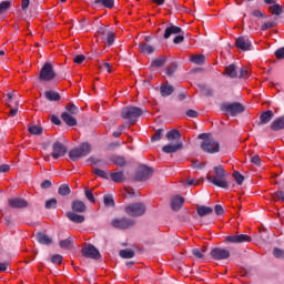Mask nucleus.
<instances>
[{
	"label": "nucleus",
	"mask_w": 284,
	"mask_h": 284,
	"mask_svg": "<svg viewBox=\"0 0 284 284\" xmlns=\"http://www.w3.org/2000/svg\"><path fill=\"white\" fill-rule=\"evenodd\" d=\"M71 210L67 213V219L71 221V223L81 224L85 222V216L81 215L88 211V206L85 202L81 200H73L71 203Z\"/></svg>",
	"instance_id": "obj_1"
},
{
	"label": "nucleus",
	"mask_w": 284,
	"mask_h": 284,
	"mask_svg": "<svg viewBox=\"0 0 284 284\" xmlns=\"http://www.w3.org/2000/svg\"><path fill=\"white\" fill-rule=\"evenodd\" d=\"M213 171L215 174L214 176H206L209 183H213V185H216V187L227 190L230 184H227V173L225 172V169H223V165L214 166Z\"/></svg>",
	"instance_id": "obj_2"
},
{
	"label": "nucleus",
	"mask_w": 284,
	"mask_h": 284,
	"mask_svg": "<svg viewBox=\"0 0 284 284\" xmlns=\"http://www.w3.org/2000/svg\"><path fill=\"white\" fill-rule=\"evenodd\" d=\"M121 116L129 121L130 125H134L136 123V119H139V116H143V109L139 106H125L121 111Z\"/></svg>",
	"instance_id": "obj_3"
},
{
	"label": "nucleus",
	"mask_w": 284,
	"mask_h": 284,
	"mask_svg": "<svg viewBox=\"0 0 284 284\" xmlns=\"http://www.w3.org/2000/svg\"><path fill=\"white\" fill-rule=\"evenodd\" d=\"M92 152V145L90 143L84 142L79 148H74L69 152V159L71 161H79V159H83V156H88Z\"/></svg>",
	"instance_id": "obj_4"
},
{
	"label": "nucleus",
	"mask_w": 284,
	"mask_h": 284,
	"mask_svg": "<svg viewBox=\"0 0 284 284\" xmlns=\"http://www.w3.org/2000/svg\"><path fill=\"white\" fill-rule=\"evenodd\" d=\"M145 204H143L142 202L131 203L124 207L125 214H128V216H132L133 219L143 216V214H145Z\"/></svg>",
	"instance_id": "obj_5"
},
{
	"label": "nucleus",
	"mask_w": 284,
	"mask_h": 284,
	"mask_svg": "<svg viewBox=\"0 0 284 284\" xmlns=\"http://www.w3.org/2000/svg\"><path fill=\"white\" fill-rule=\"evenodd\" d=\"M152 174H154V170L145 164H142L138 168L134 174V181L138 183H143V181L152 179Z\"/></svg>",
	"instance_id": "obj_6"
},
{
	"label": "nucleus",
	"mask_w": 284,
	"mask_h": 284,
	"mask_svg": "<svg viewBox=\"0 0 284 284\" xmlns=\"http://www.w3.org/2000/svg\"><path fill=\"white\" fill-rule=\"evenodd\" d=\"M221 110L232 116H239V114H243V112H245V106H243L241 102L223 103L221 105Z\"/></svg>",
	"instance_id": "obj_7"
},
{
	"label": "nucleus",
	"mask_w": 284,
	"mask_h": 284,
	"mask_svg": "<svg viewBox=\"0 0 284 284\" xmlns=\"http://www.w3.org/2000/svg\"><path fill=\"white\" fill-rule=\"evenodd\" d=\"M55 77L57 73L54 72V67H52V63L45 62L40 70V81H52L55 79Z\"/></svg>",
	"instance_id": "obj_8"
},
{
	"label": "nucleus",
	"mask_w": 284,
	"mask_h": 284,
	"mask_svg": "<svg viewBox=\"0 0 284 284\" xmlns=\"http://www.w3.org/2000/svg\"><path fill=\"white\" fill-rule=\"evenodd\" d=\"M134 220L130 217H121V219H114L111 222L112 227H115V230H129V227H134Z\"/></svg>",
	"instance_id": "obj_9"
},
{
	"label": "nucleus",
	"mask_w": 284,
	"mask_h": 284,
	"mask_svg": "<svg viewBox=\"0 0 284 284\" xmlns=\"http://www.w3.org/2000/svg\"><path fill=\"white\" fill-rule=\"evenodd\" d=\"M81 252L84 258H92L93 261H99V258H101V252H99V248L92 244L84 246Z\"/></svg>",
	"instance_id": "obj_10"
},
{
	"label": "nucleus",
	"mask_w": 284,
	"mask_h": 284,
	"mask_svg": "<svg viewBox=\"0 0 284 284\" xmlns=\"http://www.w3.org/2000/svg\"><path fill=\"white\" fill-rule=\"evenodd\" d=\"M201 150H203V152H207V154H216V152L220 150V145L219 142L214 141L213 139L205 140L201 143Z\"/></svg>",
	"instance_id": "obj_11"
},
{
	"label": "nucleus",
	"mask_w": 284,
	"mask_h": 284,
	"mask_svg": "<svg viewBox=\"0 0 284 284\" xmlns=\"http://www.w3.org/2000/svg\"><path fill=\"white\" fill-rule=\"evenodd\" d=\"M210 255L214 261H226V258H230L231 253H230V250L222 248V247H214L211 250Z\"/></svg>",
	"instance_id": "obj_12"
},
{
	"label": "nucleus",
	"mask_w": 284,
	"mask_h": 284,
	"mask_svg": "<svg viewBox=\"0 0 284 284\" xmlns=\"http://www.w3.org/2000/svg\"><path fill=\"white\" fill-rule=\"evenodd\" d=\"M52 159H61V156H65V153L68 152V146H65L63 143L57 141L52 145Z\"/></svg>",
	"instance_id": "obj_13"
},
{
	"label": "nucleus",
	"mask_w": 284,
	"mask_h": 284,
	"mask_svg": "<svg viewBox=\"0 0 284 284\" xmlns=\"http://www.w3.org/2000/svg\"><path fill=\"white\" fill-rule=\"evenodd\" d=\"M235 45L239 50H243V52H247V50H252V40L248 37L242 36L235 40Z\"/></svg>",
	"instance_id": "obj_14"
},
{
	"label": "nucleus",
	"mask_w": 284,
	"mask_h": 284,
	"mask_svg": "<svg viewBox=\"0 0 284 284\" xmlns=\"http://www.w3.org/2000/svg\"><path fill=\"white\" fill-rule=\"evenodd\" d=\"M9 207H12V210H23L28 207V201L22 197H11L8 200Z\"/></svg>",
	"instance_id": "obj_15"
},
{
	"label": "nucleus",
	"mask_w": 284,
	"mask_h": 284,
	"mask_svg": "<svg viewBox=\"0 0 284 284\" xmlns=\"http://www.w3.org/2000/svg\"><path fill=\"white\" fill-rule=\"evenodd\" d=\"M252 236L240 234V235H229L225 237L224 243H251Z\"/></svg>",
	"instance_id": "obj_16"
},
{
	"label": "nucleus",
	"mask_w": 284,
	"mask_h": 284,
	"mask_svg": "<svg viewBox=\"0 0 284 284\" xmlns=\"http://www.w3.org/2000/svg\"><path fill=\"white\" fill-rule=\"evenodd\" d=\"M179 150H183V142H178L176 144H166L162 148V152H164V154H174L179 152Z\"/></svg>",
	"instance_id": "obj_17"
},
{
	"label": "nucleus",
	"mask_w": 284,
	"mask_h": 284,
	"mask_svg": "<svg viewBox=\"0 0 284 284\" xmlns=\"http://www.w3.org/2000/svg\"><path fill=\"white\" fill-rule=\"evenodd\" d=\"M272 119H274V112L272 110L264 111L260 115V122H257V125H267Z\"/></svg>",
	"instance_id": "obj_18"
},
{
	"label": "nucleus",
	"mask_w": 284,
	"mask_h": 284,
	"mask_svg": "<svg viewBox=\"0 0 284 284\" xmlns=\"http://www.w3.org/2000/svg\"><path fill=\"white\" fill-rule=\"evenodd\" d=\"M184 203H185V199L181 195H176L171 200V209L173 210V212H179V210L183 207Z\"/></svg>",
	"instance_id": "obj_19"
},
{
	"label": "nucleus",
	"mask_w": 284,
	"mask_h": 284,
	"mask_svg": "<svg viewBox=\"0 0 284 284\" xmlns=\"http://www.w3.org/2000/svg\"><path fill=\"white\" fill-rule=\"evenodd\" d=\"M172 34H183V29H181L178 26L170 24L169 27H166L163 37H164V39H170V37H172Z\"/></svg>",
	"instance_id": "obj_20"
},
{
	"label": "nucleus",
	"mask_w": 284,
	"mask_h": 284,
	"mask_svg": "<svg viewBox=\"0 0 284 284\" xmlns=\"http://www.w3.org/2000/svg\"><path fill=\"white\" fill-rule=\"evenodd\" d=\"M273 132H281L284 130V115L276 118L270 125Z\"/></svg>",
	"instance_id": "obj_21"
},
{
	"label": "nucleus",
	"mask_w": 284,
	"mask_h": 284,
	"mask_svg": "<svg viewBox=\"0 0 284 284\" xmlns=\"http://www.w3.org/2000/svg\"><path fill=\"white\" fill-rule=\"evenodd\" d=\"M160 93H161V97H164V98L171 97V94H174V87L171 84H168V82L163 83L160 87Z\"/></svg>",
	"instance_id": "obj_22"
},
{
	"label": "nucleus",
	"mask_w": 284,
	"mask_h": 284,
	"mask_svg": "<svg viewBox=\"0 0 284 284\" xmlns=\"http://www.w3.org/2000/svg\"><path fill=\"white\" fill-rule=\"evenodd\" d=\"M224 77H229L230 79H236L239 77V71H236V64H230L225 67Z\"/></svg>",
	"instance_id": "obj_23"
},
{
	"label": "nucleus",
	"mask_w": 284,
	"mask_h": 284,
	"mask_svg": "<svg viewBox=\"0 0 284 284\" xmlns=\"http://www.w3.org/2000/svg\"><path fill=\"white\" fill-rule=\"evenodd\" d=\"M139 50L142 54H154V50L156 49L146 42H140Z\"/></svg>",
	"instance_id": "obj_24"
},
{
	"label": "nucleus",
	"mask_w": 284,
	"mask_h": 284,
	"mask_svg": "<svg viewBox=\"0 0 284 284\" xmlns=\"http://www.w3.org/2000/svg\"><path fill=\"white\" fill-rule=\"evenodd\" d=\"M61 119L62 121H64V123H67V125H69L70 128H74V125H77V118L72 116L70 113L68 112H63L61 114Z\"/></svg>",
	"instance_id": "obj_25"
},
{
	"label": "nucleus",
	"mask_w": 284,
	"mask_h": 284,
	"mask_svg": "<svg viewBox=\"0 0 284 284\" xmlns=\"http://www.w3.org/2000/svg\"><path fill=\"white\" fill-rule=\"evenodd\" d=\"M36 239L41 245H52V239L45 233H37Z\"/></svg>",
	"instance_id": "obj_26"
},
{
	"label": "nucleus",
	"mask_w": 284,
	"mask_h": 284,
	"mask_svg": "<svg viewBox=\"0 0 284 284\" xmlns=\"http://www.w3.org/2000/svg\"><path fill=\"white\" fill-rule=\"evenodd\" d=\"M111 161L114 165H118V168H125V165H128V160H125L123 155H113L111 156Z\"/></svg>",
	"instance_id": "obj_27"
},
{
	"label": "nucleus",
	"mask_w": 284,
	"mask_h": 284,
	"mask_svg": "<svg viewBox=\"0 0 284 284\" xmlns=\"http://www.w3.org/2000/svg\"><path fill=\"white\" fill-rule=\"evenodd\" d=\"M44 97L47 101H51V102L61 101V94H59V92L57 91H52V90L45 91Z\"/></svg>",
	"instance_id": "obj_28"
},
{
	"label": "nucleus",
	"mask_w": 284,
	"mask_h": 284,
	"mask_svg": "<svg viewBox=\"0 0 284 284\" xmlns=\"http://www.w3.org/2000/svg\"><path fill=\"white\" fill-rule=\"evenodd\" d=\"M197 215L203 219V216H210L214 212V209L205 205L197 206L196 209Z\"/></svg>",
	"instance_id": "obj_29"
},
{
	"label": "nucleus",
	"mask_w": 284,
	"mask_h": 284,
	"mask_svg": "<svg viewBox=\"0 0 284 284\" xmlns=\"http://www.w3.org/2000/svg\"><path fill=\"white\" fill-rule=\"evenodd\" d=\"M110 176L113 183H123L125 181V173L123 171L112 172Z\"/></svg>",
	"instance_id": "obj_30"
},
{
	"label": "nucleus",
	"mask_w": 284,
	"mask_h": 284,
	"mask_svg": "<svg viewBox=\"0 0 284 284\" xmlns=\"http://www.w3.org/2000/svg\"><path fill=\"white\" fill-rule=\"evenodd\" d=\"M168 141H179L181 139V131L173 129L166 133Z\"/></svg>",
	"instance_id": "obj_31"
},
{
	"label": "nucleus",
	"mask_w": 284,
	"mask_h": 284,
	"mask_svg": "<svg viewBox=\"0 0 284 284\" xmlns=\"http://www.w3.org/2000/svg\"><path fill=\"white\" fill-rule=\"evenodd\" d=\"M191 63H195V65H204L205 64V55L195 54L190 58Z\"/></svg>",
	"instance_id": "obj_32"
},
{
	"label": "nucleus",
	"mask_w": 284,
	"mask_h": 284,
	"mask_svg": "<svg viewBox=\"0 0 284 284\" xmlns=\"http://www.w3.org/2000/svg\"><path fill=\"white\" fill-rule=\"evenodd\" d=\"M268 12L275 17H281V14H283V7H281L278 3H274L273 6L268 7Z\"/></svg>",
	"instance_id": "obj_33"
},
{
	"label": "nucleus",
	"mask_w": 284,
	"mask_h": 284,
	"mask_svg": "<svg viewBox=\"0 0 284 284\" xmlns=\"http://www.w3.org/2000/svg\"><path fill=\"white\" fill-rule=\"evenodd\" d=\"M121 258H134L135 253L132 248H124L119 252Z\"/></svg>",
	"instance_id": "obj_34"
},
{
	"label": "nucleus",
	"mask_w": 284,
	"mask_h": 284,
	"mask_svg": "<svg viewBox=\"0 0 284 284\" xmlns=\"http://www.w3.org/2000/svg\"><path fill=\"white\" fill-rule=\"evenodd\" d=\"M95 6H99L100 3L103 6V8H109V10H112L114 8V0H94Z\"/></svg>",
	"instance_id": "obj_35"
},
{
	"label": "nucleus",
	"mask_w": 284,
	"mask_h": 284,
	"mask_svg": "<svg viewBox=\"0 0 284 284\" xmlns=\"http://www.w3.org/2000/svg\"><path fill=\"white\" fill-rule=\"evenodd\" d=\"M70 192V185L68 184H61L58 189V194H60V196H69Z\"/></svg>",
	"instance_id": "obj_36"
},
{
	"label": "nucleus",
	"mask_w": 284,
	"mask_h": 284,
	"mask_svg": "<svg viewBox=\"0 0 284 284\" xmlns=\"http://www.w3.org/2000/svg\"><path fill=\"white\" fill-rule=\"evenodd\" d=\"M28 132H30V134H34L37 136L43 134V128L39 126V125H30L28 126Z\"/></svg>",
	"instance_id": "obj_37"
},
{
	"label": "nucleus",
	"mask_w": 284,
	"mask_h": 284,
	"mask_svg": "<svg viewBox=\"0 0 284 284\" xmlns=\"http://www.w3.org/2000/svg\"><path fill=\"white\" fill-rule=\"evenodd\" d=\"M59 245L62 250H72V247H74L70 237L60 241Z\"/></svg>",
	"instance_id": "obj_38"
},
{
	"label": "nucleus",
	"mask_w": 284,
	"mask_h": 284,
	"mask_svg": "<svg viewBox=\"0 0 284 284\" xmlns=\"http://www.w3.org/2000/svg\"><path fill=\"white\" fill-rule=\"evenodd\" d=\"M166 58L160 57L152 61L151 65L152 68H163L165 65Z\"/></svg>",
	"instance_id": "obj_39"
},
{
	"label": "nucleus",
	"mask_w": 284,
	"mask_h": 284,
	"mask_svg": "<svg viewBox=\"0 0 284 284\" xmlns=\"http://www.w3.org/2000/svg\"><path fill=\"white\" fill-rule=\"evenodd\" d=\"M93 174H95V176H100V179H105L106 181L110 179V175H108V172L99 168L93 169Z\"/></svg>",
	"instance_id": "obj_40"
},
{
	"label": "nucleus",
	"mask_w": 284,
	"mask_h": 284,
	"mask_svg": "<svg viewBox=\"0 0 284 284\" xmlns=\"http://www.w3.org/2000/svg\"><path fill=\"white\" fill-rule=\"evenodd\" d=\"M233 179L237 185H243V181H245V176H243L239 171L233 172Z\"/></svg>",
	"instance_id": "obj_41"
},
{
	"label": "nucleus",
	"mask_w": 284,
	"mask_h": 284,
	"mask_svg": "<svg viewBox=\"0 0 284 284\" xmlns=\"http://www.w3.org/2000/svg\"><path fill=\"white\" fill-rule=\"evenodd\" d=\"M103 43H106V45H114V32L109 31L105 36V41H102Z\"/></svg>",
	"instance_id": "obj_42"
},
{
	"label": "nucleus",
	"mask_w": 284,
	"mask_h": 284,
	"mask_svg": "<svg viewBox=\"0 0 284 284\" xmlns=\"http://www.w3.org/2000/svg\"><path fill=\"white\" fill-rule=\"evenodd\" d=\"M163 129H158L153 136L151 138L152 143L161 141L163 139Z\"/></svg>",
	"instance_id": "obj_43"
},
{
	"label": "nucleus",
	"mask_w": 284,
	"mask_h": 284,
	"mask_svg": "<svg viewBox=\"0 0 284 284\" xmlns=\"http://www.w3.org/2000/svg\"><path fill=\"white\" fill-rule=\"evenodd\" d=\"M103 201L105 207H114V197L112 195H104Z\"/></svg>",
	"instance_id": "obj_44"
},
{
	"label": "nucleus",
	"mask_w": 284,
	"mask_h": 284,
	"mask_svg": "<svg viewBox=\"0 0 284 284\" xmlns=\"http://www.w3.org/2000/svg\"><path fill=\"white\" fill-rule=\"evenodd\" d=\"M276 26H277L276 21H268L262 24L261 30L262 32H265L266 30L276 28Z\"/></svg>",
	"instance_id": "obj_45"
},
{
	"label": "nucleus",
	"mask_w": 284,
	"mask_h": 284,
	"mask_svg": "<svg viewBox=\"0 0 284 284\" xmlns=\"http://www.w3.org/2000/svg\"><path fill=\"white\" fill-rule=\"evenodd\" d=\"M44 207L47 210H57V199H50L45 202Z\"/></svg>",
	"instance_id": "obj_46"
},
{
	"label": "nucleus",
	"mask_w": 284,
	"mask_h": 284,
	"mask_svg": "<svg viewBox=\"0 0 284 284\" xmlns=\"http://www.w3.org/2000/svg\"><path fill=\"white\" fill-rule=\"evenodd\" d=\"M84 195H85V199L90 201V203H97V199H94V193H92V191H90L89 189L84 190Z\"/></svg>",
	"instance_id": "obj_47"
},
{
	"label": "nucleus",
	"mask_w": 284,
	"mask_h": 284,
	"mask_svg": "<svg viewBox=\"0 0 284 284\" xmlns=\"http://www.w3.org/2000/svg\"><path fill=\"white\" fill-rule=\"evenodd\" d=\"M251 14H252V17H255L257 19H267V14H265V12H263L258 9L253 10Z\"/></svg>",
	"instance_id": "obj_48"
},
{
	"label": "nucleus",
	"mask_w": 284,
	"mask_h": 284,
	"mask_svg": "<svg viewBox=\"0 0 284 284\" xmlns=\"http://www.w3.org/2000/svg\"><path fill=\"white\" fill-rule=\"evenodd\" d=\"M65 109L70 112V114H79V108L74 105V103L70 102Z\"/></svg>",
	"instance_id": "obj_49"
},
{
	"label": "nucleus",
	"mask_w": 284,
	"mask_h": 284,
	"mask_svg": "<svg viewBox=\"0 0 284 284\" xmlns=\"http://www.w3.org/2000/svg\"><path fill=\"white\" fill-rule=\"evenodd\" d=\"M185 32L182 31V33H178V36L174 37L173 39V43H175L176 45H179V43H183V41H185Z\"/></svg>",
	"instance_id": "obj_50"
},
{
	"label": "nucleus",
	"mask_w": 284,
	"mask_h": 284,
	"mask_svg": "<svg viewBox=\"0 0 284 284\" xmlns=\"http://www.w3.org/2000/svg\"><path fill=\"white\" fill-rule=\"evenodd\" d=\"M200 90L204 97H212V89L207 88V85L201 84Z\"/></svg>",
	"instance_id": "obj_51"
},
{
	"label": "nucleus",
	"mask_w": 284,
	"mask_h": 284,
	"mask_svg": "<svg viewBox=\"0 0 284 284\" xmlns=\"http://www.w3.org/2000/svg\"><path fill=\"white\" fill-rule=\"evenodd\" d=\"M273 200L274 201H280L281 203H284V192L283 191H276L273 194Z\"/></svg>",
	"instance_id": "obj_52"
},
{
	"label": "nucleus",
	"mask_w": 284,
	"mask_h": 284,
	"mask_svg": "<svg viewBox=\"0 0 284 284\" xmlns=\"http://www.w3.org/2000/svg\"><path fill=\"white\" fill-rule=\"evenodd\" d=\"M178 68H179V64L173 63L169 69H166L165 74L168 77H174V72H176Z\"/></svg>",
	"instance_id": "obj_53"
},
{
	"label": "nucleus",
	"mask_w": 284,
	"mask_h": 284,
	"mask_svg": "<svg viewBox=\"0 0 284 284\" xmlns=\"http://www.w3.org/2000/svg\"><path fill=\"white\" fill-rule=\"evenodd\" d=\"M51 263L55 264V265H61V263H63V256L60 254H55L51 257Z\"/></svg>",
	"instance_id": "obj_54"
},
{
	"label": "nucleus",
	"mask_w": 284,
	"mask_h": 284,
	"mask_svg": "<svg viewBox=\"0 0 284 284\" xmlns=\"http://www.w3.org/2000/svg\"><path fill=\"white\" fill-rule=\"evenodd\" d=\"M105 32H106L105 27H99L97 34L101 39V41H105Z\"/></svg>",
	"instance_id": "obj_55"
},
{
	"label": "nucleus",
	"mask_w": 284,
	"mask_h": 284,
	"mask_svg": "<svg viewBox=\"0 0 284 284\" xmlns=\"http://www.w3.org/2000/svg\"><path fill=\"white\" fill-rule=\"evenodd\" d=\"M273 256H275V258H284V251L278 247H275L273 250Z\"/></svg>",
	"instance_id": "obj_56"
},
{
	"label": "nucleus",
	"mask_w": 284,
	"mask_h": 284,
	"mask_svg": "<svg viewBox=\"0 0 284 284\" xmlns=\"http://www.w3.org/2000/svg\"><path fill=\"white\" fill-rule=\"evenodd\" d=\"M10 1H2L0 3V14H3V12H6V10H9L10 8Z\"/></svg>",
	"instance_id": "obj_57"
},
{
	"label": "nucleus",
	"mask_w": 284,
	"mask_h": 284,
	"mask_svg": "<svg viewBox=\"0 0 284 284\" xmlns=\"http://www.w3.org/2000/svg\"><path fill=\"white\" fill-rule=\"evenodd\" d=\"M214 212H215V214H217V216H223V214H225V210L223 209V205H221V204L215 205Z\"/></svg>",
	"instance_id": "obj_58"
},
{
	"label": "nucleus",
	"mask_w": 284,
	"mask_h": 284,
	"mask_svg": "<svg viewBox=\"0 0 284 284\" xmlns=\"http://www.w3.org/2000/svg\"><path fill=\"white\" fill-rule=\"evenodd\" d=\"M275 57H276V59H278V60L284 59V47H282V48H280V49H277V50L275 51Z\"/></svg>",
	"instance_id": "obj_59"
},
{
	"label": "nucleus",
	"mask_w": 284,
	"mask_h": 284,
	"mask_svg": "<svg viewBox=\"0 0 284 284\" xmlns=\"http://www.w3.org/2000/svg\"><path fill=\"white\" fill-rule=\"evenodd\" d=\"M251 163H253L254 165H257L258 168H261V156L258 155H254L251 158Z\"/></svg>",
	"instance_id": "obj_60"
},
{
	"label": "nucleus",
	"mask_w": 284,
	"mask_h": 284,
	"mask_svg": "<svg viewBox=\"0 0 284 284\" xmlns=\"http://www.w3.org/2000/svg\"><path fill=\"white\" fill-rule=\"evenodd\" d=\"M73 61H74V63L81 64L85 61V55H83V54L75 55Z\"/></svg>",
	"instance_id": "obj_61"
},
{
	"label": "nucleus",
	"mask_w": 284,
	"mask_h": 284,
	"mask_svg": "<svg viewBox=\"0 0 284 284\" xmlns=\"http://www.w3.org/2000/svg\"><path fill=\"white\" fill-rule=\"evenodd\" d=\"M40 187L42 190H48V187H52V182L50 180H44L41 184Z\"/></svg>",
	"instance_id": "obj_62"
},
{
	"label": "nucleus",
	"mask_w": 284,
	"mask_h": 284,
	"mask_svg": "<svg viewBox=\"0 0 284 284\" xmlns=\"http://www.w3.org/2000/svg\"><path fill=\"white\" fill-rule=\"evenodd\" d=\"M186 116H189L190 119H196V116H199V112L190 109L186 111Z\"/></svg>",
	"instance_id": "obj_63"
},
{
	"label": "nucleus",
	"mask_w": 284,
	"mask_h": 284,
	"mask_svg": "<svg viewBox=\"0 0 284 284\" xmlns=\"http://www.w3.org/2000/svg\"><path fill=\"white\" fill-rule=\"evenodd\" d=\"M192 254L195 256V258H203V253H201L199 248H193Z\"/></svg>",
	"instance_id": "obj_64"
}]
</instances>
